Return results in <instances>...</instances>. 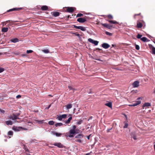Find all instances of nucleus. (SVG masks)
Segmentation results:
<instances>
[{"label": "nucleus", "instance_id": "obj_12", "mask_svg": "<svg viewBox=\"0 0 155 155\" xmlns=\"http://www.w3.org/2000/svg\"><path fill=\"white\" fill-rule=\"evenodd\" d=\"M88 41L93 44H94L95 45H97V41H94L91 38H90L88 39Z\"/></svg>", "mask_w": 155, "mask_h": 155}, {"label": "nucleus", "instance_id": "obj_4", "mask_svg": "<svg viewBox=\"0 0 155 155\" xmlns=\"http://www.w3.org/2000/svg\"><path fill=\"white\" fill-rule=\"evenodd\" d=\"M74 8L73 7H66L64 8L65 12L69 13H72L74 11Z\"/></svg>", "mask_w": 155, "mask_h": 155}, {"label": "nucleus", "instance_id": "obj_35", "mask_svg": "<svg viewBox=\"0 0 155 155\" xmlns=\"http://www.w3.org/2000/svg\"><path fill=\"white\" fill-rule=\"evenodd\" d=\"M137 26L138 28H140L142 27V24L140 23H138L137 25Z\"/></svg>", "mask_w": 155, "mask_h": 155}, {"label": "nucleus", "instance_id": "obj_5", "mask_svg": "<svg viewBox=\"0 0 155 155\" xmlns=\"http://www.w3.org/2000/svg\"><path fill=\"white\" fill-rule=\"evenodd\" d=\"M73 26L74 28H75L80 29L83 31H85L86 30V29L85 27L81 26H77L75 25H74Z\"/></svg>", "mask_w": 155, "mask_h": 155}, {"label": "nucleus", "instance_id": "obj_63", "mask_svg": "<svg viewBox=\"0 0 155 155\" xmlns=\"http://www.w3.org/2000/svg\"><path fill=\"white\" fill-rule=\"evenodd\" d=\"M2 54V53H0V55H1Z\"/></svg>", "mask_w": 155, "mask_h": 155}, {"label": "nucleus", "instance_id": "obj_33", "mask_svg": "<svg viewBox=\"0 0 155 155\" xmlns=\"http://www.w3.org/2000/svg\"><path fill=\"white\" fill-rule=\"evenodd\" d=\"M68 87L70 89V90H73V92H74V91L76 90V89H75L73 88L71 86H68Z\"/></svg>", "mask_w": 155, "mask_h": 155}, {"label": "nucleus", "instance_id": "obj_1", "mask_svg": "<svg viewBox=\"0 0 155 155\" xmlns=\"http://www.w3.org/2000/svg\"><path fill=\"white\" fill-rule=\"evenodd\" d=\"M143 98V97H139L137 98V101H136L135 103L133 104H129V106H135L137 105H138L140 104L141 103V101L140 100H142Z\"/></svg>", "mask_w": 155, "mask_h": 155}, {"label": "nucleus", "instance_id": "obj_42", "mask_svg": "<svg viewBox=\"0 0 155 155\" xmlns=\"http://www.w3.org/2000/svg\"><path fill=\"white\" fill-rule=\"evenodd\" d=\"M62 118H65L67 116V115L66 114H62L61 115Z\"/></svg>", "mask_w": 155, "mask_h": 155}, {"label": "nucleus", "instance_id": "obj_55", "mask_svg": "<svg viewBox=\"0 0 155 155\" xmlns=\"http://www.w3.org/2000/svg\"><path fill=\"white\" fill-rule=\"evenodd\" d=\"M21 130H27V129L26 128H22V129H21Z\"/></svg>", "mask_w": 155, "mask_h": 155}, {"label": "nucleus", "instance_id": "obj_21", "mask_svg": "<svg viewBox=\"0 0 155 155\" xmlns=\"http://www.w3.org/2000/svg\"><path fill=\"white\" fill-rule=\"evenodd\" d=\"M8 28H3L2 29V31L4 32H7L8 30Z\"/></svg>", "mask_w": 155, "mask_h": 155}, {"label": "nucleus", "instance_id": "obj_64", "mask_svg": "<svg viewBox=\"0 0 155 155\" xmlns=\"http://www.w3.org/2000/svg\"><path fill=\"white\" fill-rule=\"evenodd\" d=\"M97 50H98H98H100V49H99V48H97Z\"/></svg>", "mask_w": 155, "mask_h": 155}, {"label": "nucleus", "instance_id": "obj_7", "mask_svg": "<svg viewBox=\"0 0 155 155\" xmlns=\"http://www.w3.org/2000/svg\"><path fill=\"white\" fill-rule=\"evenodd\" d=\"M23 128V127H15L14 126L12 127V129L15 131H19L21 130V129Z\"/></svg>", "mask_w": 155, "mask_h": 155}, {"label": "nucleus", "instance_id": "obj_6", "mask_svg": "<svg viewBox=\"0 0 155 155\" xmlns=\"http://www.w3.org/2000/svg\"><path fill=\"white\" fill-rule=\"evenodd\" d=\"M53 145L57 146L59 148H63L64 147V146L60 143H56L53 144Z\"/></svg>", "mask_w": 155, "mask_h": 155}, {"label": "nucleus", "instance_id": "obj_50", "mask_svg": "<svg viewBox=\"0 0 155 155\" xmlns=\"http://www.w3.org/2000/svg\"><path fill=\"white\" fill-rule=\"evenodd\" d=\"M21 96L20 95H18L16 97V98H21Z\"/></svg>", "mask_w": 155, "mask_h": 155}, {"label": "nucleus", "instance_id": "obj_46", "mask_svg": "<svg viewBox=\"0 0 155 155\" xmlns=\"http://www.w3.org/2000/svg\"><path fill=\"white\" fill-rule=\"evenodd\" d=\"M135 48L137 50H139L140 49L139 46L138 45H136Z\"/></svg>", "mask_w": 155, "mask_h": 155}, {"label": "nucleus", "instance_id": "obj_41", "mask_svg": "<svg viewBox=\"0 0 155 155\" xmlns=\"http://www.w3.org/2000/svg\"><path fill=\"white\" fill-rule=\"evenodd\" d=\"M107 17L110 19H112L113 18V16L111 15H107Z\"/></svg>", "mask_w": 155, "mask_h": 155}, {"label": "nucleus", "instance_id": "obj_34", "mask_svg": "<svg viewBox=\"0 0 155 155\" xmlns=\"http://www.w3.org/2000/svg\"><path fill=\"white\" fill-rule=\"evenodd\" d=\"M81 139H77L75 140V141L79 143H81L82 141V140H81Z\"/></svg>", "mask_w": 155, "mask_h": 155}, {"label": "nucleus", "instance_id": "obj_19", "mask_svg": "<svg viewBox=\"0 0 155 155\" xmlns=\"http://www.w3.org/2000/svg\"><path fill=\"white\" fill-rule=\"evenodd\" d=\"M83 135L82 134H78L75 136V138H77L82 139L83 137Z\"/></svg>", "mask_w": 155, "mask_h": 155}, {"label": "nucleus", "instance_id": "obj_24", "mask_svg": "<svg viewBox=\"0 0 155 155\" xmlns=\"http://www.w3.org/2000/svg\"><path fill=\"white\" fill-rule=\"evenodd\" d=\"M11 41L13 42L16 43L18 41V40L17 38H15L11 39Z\"/></svg>", "mask_w": 155, "mask_h": 155}, {"label": "nucleus", "instance_id": "obj_52", "mask_svg": "<svg viewBox=\"0 0 155 155\" xmlns=\"http://www.w3.org/2000/svg\"><path fill=\"white\" fill-rule=\"evenodd\" d=\"M76 127L75 125H74L73 126V127H72L73 128H72V129L75 130V129H76Z\"/></svg>", "mask_w": 155, "mask_h": 155}, {"label": "nucleus", "instance_id": "obj_60", "mask_svg": "<svg viewBox=\"0 0 155 155\" xmlns=\"http://www.w3.org/2000/svg\"><path fill=\"white\" fill-rule=\"evenodd\" d=\"M69 17H70V15H69L68 16V18H69Z\"/></svg>", "mask_w": 155, "mask_h": 155}, {"label": "nucleus", "instance_id": "obj_43", "mask_svg": "<svg viewBox=\"0 0 155 155\" xmlns=\"http://www.w3.org/2000/svg\"><path fill=\"white\" fill-rule=\"evenodd\" d=\"M105 33L106 35H109V36H112V33H110L109 32H108L107 31H106V32H105Z\"/></svg>", "mask_w": 155, "mask_h": 155}, {"label": "nucleus", "instance_id": "obj_36", "mask_svg": "<svg viewBox=\"0 0 155 155\" xmlns=\"http://www.w3.org/2000/svg\"><path fill=\"white\" fill-rule=\"evenodd\" d=\"M13 135V132L12 131H10L8 133V135L12 136Z\"/></svg>", "mask_w": 155, "mask_h": 155}, {"label": "nucleus", "instance_id": "obj_15", "mask_svg": "<svg viewBox=\"0 0 155 155\" xmlns=\"http://www.w3.org/2000/svg\"><path fill=\"white\" fill-rule=\"evenodd\" d=\"M151 104L150 103L148 102H146L143 105V108L144 109V107H149L150 106Z\"/></svg>", "mask_w": 155, "mask_h": 155}, {"label": "nucleus", "instance_id": "obj_10", "mask_svg": "<svg viewBox=\"0 0 155 155\" xmlns=\"http://www.w3.org/2000/svg\"><path fill=\"white\" fill-rule=\"evenodd\" d=\"M60 13L58 12H51L52 15L55 17H56L59 16Z\"/></svg>", "mask_w": 155, "mask_h": 155}, {"label": "nucleus", "instance_id": "obj_17", "mask_svg": "<svg viewBox=\"0 0 155 155\" xmlns=\"http://www.w3.org/2000/svg\"><path fill=\"white\" fill-rule=\"evenodd\" d=\"M52 133L54 134L57 137H60L62 135L61 133H57L54 131H52Z\"/></svg>", "mask_w": 155, "mask_h": 155}, {"label": "nucleus", "instance_id": "obj_32", "mask_svg": "<svg viewBox=\"0 0 155 155\" xmlns=\"http://www.w3.org/2000/svg\"><path fill=\"white\" fill-rule=\"evenodd\" d=\"M48 123L50 125H53L54 124V122L53 121L50 120L48 122Z\"/></svg>", "mask_w": 155, "mask_h": 155}, {"label": "nucleus", "instance_id": "obj_20", "mask_svg": "<svg viewBox=\"0 0 155 155\" xmlns=\"http://www.w3.org/2000/svg\"><path fill=\"white\" fill-rule=\"evenodd\" d=\"M65 136L67 137H74V134H68L67 133H66Z\"/></svg>", "mask_w": 155, "mask_h": 155}, {"label": "nucleus", "instance_id": "obj_14", "mask_svg": "<svg viewBox=\"0 0 155 155\" xmlns=\"http://www.w3.org/2000/svg\"><path fill=\"white\" fill-rule=\"evenodd\" d=\"M71 116V115L69 114V116ZM72 117L71 116L67 120H66L65 121V123L66 124H69L70 123L71 120L72 119Z\"/></svg>", "mask_w": 155, "mask_h": 155}, {"label": "nucleus", "instance_id": "obj_40", "mask_svg": "<svg viewBox=\"0 0 155 155\" xmlns=\"http://www.w3.org/2000/svg\"><path fill=\"white\" fill-rule=\"evenodd\" d=\"M24 149H25V151L29 152V150L28 148H27V147H26L25 145H24Z\"/></svg>", "mask_w": 155, "mask_h": 155}, {"label": "nucleus", "instance_id": "obj_13", "mask_svg": "<svg viewBox=\"0 0 155 155\" xmlns=\"http://www.w3.org/2000/svg\"><path fill=\"white\" fill-rule=\"evenodd\" d=\"M22 9V8H14L11 9H10L7 11V12H9L10 11H17V10H19Z\"/></svg>", "mask_w": 155, "mask_h": 155}, {"label": "nucleus", "instance_id": "obj_47", "mask_svg": "<svg viewBox=\"0 0 155 155\" xmlns=\"http://www.w3.org/2000/svg\"><path fill=\"white\" fill-rule=\"evenodd\" d=\"M82 122V120H81L77 122V123L78 124H81Z\"/></svg>", "mask_w": 155, "mask_h": 155}, {"label": "nucleus", "instance_id": "obj_27", "mask_svg": "<svg viewBox=\"0 0 155 155\" xmlns=\"http://www.w3.org/2000/svg\"><path fill=\"white\" fill-rule=\"evenodd\" d=\"M108 21L110 23H112L113 24H118V23L116 21H113L112 20H109Z\"/></svg>", "mask_w": 155, "mask_h": 155}, {"label": "nucleus", "instance_id": "obj_44", "mask_svg": "<svg viewBox=\"0 0 155 155\" xmlns=\"http://www.w3.org/2000/svg\"><path fill=\"white\" fill-rule=\"evenodd\" d=\"M142 36V35L139 34H138L137 36V38H140Z\"/></svg>", "mask_w": 155, "mask_h": 155}, {"label": "nucleus", "instance_id": "obj_58", "mask_svg": "<svg viewBox=\"0 0 155 155\" xmlns=\"http://www.w3.org/2000/svg\"><path fill=\"white\" fill-rule=\"evenodd\" d=\"M153 93H155V88L154 89V91H153Z\"/></svg>", "mask_w": 155, "mask_h": 155}, {"label": "nucleus", "instance_id": "obj_2", "mask_svg": "<svg viewBox=\"0 0 155 155\" xmlns=\"http://www.w3.org/2000/svg\"><path fill=\"white\" fill-rule=\"evenodd\" d=\"M19 115V114H13L9 117V118L13 120L19 119L18 117Z\"/></svg>", "mask_w": 155, "mask_h": 155}, {"label": "nucleus", "instance_id": "obj_39", "mask_svg": "<svg viewBox=\"0 0 155 155\" xmlns=\"http://www.w3.org/2000/svg\"><path fill=\"white\" fill-rule=\"evenodd\" d=\"M57 118L59 120H61L62 119L61 115H60L58 116Z\"/></svg>", "mask_w": 155, "mask_h": 155}, {"label": "nucleus", "instance_id": "obj_28", "mask_svg": "<svg viewBox=\"0 0 155 155\" xmlns=\"http://www.w3.org/2000/svg\"><path fill=\"white\" fill-rule=\"evenodd\" d=\"M75 36H78L79 38H80V36H81V35H80L77 32L76 33H72Z\"/></svg>", "mask_w": 155, "mask_h": 155}, {"label": "nucleus", "instance_id": "obj_49", "mask_svg": "<svg viewBox=\"0 0 155 155\" xmlns=\"http://www.w3.org/2000/svg\"><path fill=\"white\" fill-rule=\"evenodd\" d=\"M128 126V124L127 123H125L124 126V128H127Z\"/></svg>", "mask_w": 155, "mask_h": 155}, {"label": "nucleus", "instance_id": "obj_59", "mask_svg": "<svg viewBox=\"0 0 155 155\" xmlns=\"http://www.w3.org/2000/svg\"><path fill=\"white\" fill-rule=\"evenodd\" d=\"M90 155L89 153H87L85 155Z\"/></svg>", "mask_w": 155, "mask_h": 155}, {"label": "nucleus", "instance_id": "obj_3", "mask_svg": "<svg viewBox=\"0 0 155 155\" xmlns=\"http://www.w3.org/2000/svg\"><path fill=\"white\" fill-rule=\"evenodd\" d=\"M87 19V17L85 16L84 18H79L77 19V21L79 23H84L85 22Z\"/></svg>", "mask_w": 155, "mask_h": 155}, {"label": "nucleus", "instance_id": "obj_54", "mask_svg": "<svg viewBox=\"0 0 155 155\" xmlns=\"http://www.w3.org/2000/svg\"><path fill=\"white\" fill-rule=\"evenodd\" d=\"M51 106V104H50L48 105V107L47 108V109H48Z\"/></svg>", "mask_w": 155, "mask_h": 155}, {"label": "nucleus", "instance_id": "obj_16", "mask_svg": "<svg viewBox=\"0 0 155 155\" xmlns=\"http://www.w3.org/2000/svg\"><path fill=\"white\" fill-rule=\"evenodd\" d=\"M48 8V7L46 5H43L41 8V10L43 11L47 10Z\"/></svg>", "mask_w": 155, "mask_h": 155}, {"label": "nucleus", "instance_id": "obj_11", "mask_svg": "<svg viewBox=\"0 0 155 155\" xmlns=\"http://www.w3.org/2000/svg\"><path fill=\"white\" fill-rule=\"evenodd\" d=\"M102 46L105 49H107L110 47V45L107 43H104L102 44Z\"/></svg>", "mask_w": 155, "mask_h": 155}, {"label": "nucleus", "instance_id": "obj_30", "mask_svg": "<svg viewBox=\"0 0 155 155\" xmlns=\"http://www.w3.org/2000/svg\"><path fill=\"white\" fill-rule=\"evenodd\" d=\"M63 124L62 123H57L55 124V126L57 127V126H61Z\"/></svg>", "mask_w": 155, "mask_h": 155}, {"label": "nucleus", "instance_id": "obj_8", "mask_svg": "<svg viewBox=\"0 0 155 155\" xmlns=\"http://www.w3.org/2000/svg\"><path fill=\"white\" fill-rule=\"evenodd\" d=\"M139 85V82L138 81H136L134 82L133 84V86L134 87H137Z\"/></svg>", "mask_w": 155, "mask_h": 155}, {"label": "nucleus", "instance_id": "obj_51", "mask_svg": "<svg viewBox=\"0 0 155 155\" xmlns=\"http://www.w3.org/2000/svg\"><path fill=\"white\" fill-rule=\"evenodd\" d=\"M0 111L3 114H4L5 112V111L4 110H2L1 109H0Z\"/></svg>", "mask_w": 155, "mask_h": 155}, {"label": "nucleus", "instance_id": "obj_61", "mask_svg": "<svg viewBox=\"0 0 155 155\" xmlns=\"http://www.w3.org/2000/svg\"><path fill=\"white\" fill-rule=\"evenodd\" d=\"M48 96H49L51 97H52V95H51V94L49 95H48Z\"/></svg>", "mask_w": 155, "mask_h": 155}, {"label": "nucleus", "instance_id": "obj_25", "mask_svg": "<svg viewBox=\"0 0 155 155\" xmlns=\"http://www.w3.org/2000/svg\"><path fill=\"white\" fill-rule=\"evenodd\" d=\"M6 124L7 125H11L12 124V122L11 121L8 120L5 121Z\"/></svg>", "mask_w": 155, "mask_h": 155}, {"label": "nucleus", "instance_id": "obj_45", "mask_svg": "<svg viewBox=\"0 0 155 155\" xmlns=\"http://www.w3.org/2000/svg\"><path fill=\"white\" fill-rule=\"evenodd\" d=\"M33 51L31 50H27L26 51V53L27 54H29L30 53H31L33 52Z\"/></svg>", "mask_w": 155, "mask_h": 155}, {"label": "nucleus", "instance_id": "obj_18", "mask_svg": "<svg viewBox=\"0 0 155 155\" xmlns=\"http://www.w3.org/2000/svg\"><path fill=\"white\" fill-rule=\"evenodd\" d=\"M35 122L36 123H38L39 124H41L43 123L44 121V120H35Z\"/></svg>", "mask_w": 155, "mask_h": 155}, {"label": "nucleus", "instance_id": "obj_9", "mask_svg": "<svg viewBox=\"0 0 155 155\" xmlns=\"http://www.w3.org/2000/svg\"><path fill=\"white\" fill-rule=\"evenodd\" d=\"M102 25L104 27H106L109 29H111L112 27V26L106 23L102 24Z\"/></svg>", "mask_w": 155, "mask_h": 155}, {"label": "nucleus", "instance_id": "obj_22", "mask_svg": "<svg viewBox=\"0 0 155 155\" xmlns=\"http://www.w3.org/2000/svg\"><path fill=\"white\" fill-rule=\"evenodd\" d=\"M65 107L67 109H69L72 107V104H68L66 105Z\"/></svg>", "mask_w": 155, "mask_h": 155}, {"label": "nucleus", "instance_id": "obj_53", "mask_svg": "<svg viewBox=\"0 0 155 155\" xmlns=\"http://www.w3.org/2000/svg\"><path fill=\"white\" fill-rule=\"evenodd\" d=\"M133 138L135 140H136L137 139V138H136V136H133Z\"/></svg>", "mask_w": 155, "mask_h": 155}, {"label": "nucleus", "instance_id": "obj_62", "mask_svg": "<svg viewBox=\"0 0 155 155\" xmlns=\"http://www.w3.org/2000/svg\"><path fill=\"white\" fill-rule=\"evenodd\" d=\"M112 47H114V45H112Z\"/></svg>", "mask_w": 155, "mask_h": 155}, {"label": "nucleus", "instance_id": "obj_38", "mask_svg": "<svg viewBox=\"0 0 155 155\" xmlns=\"http://www.w3.org/2000/svg\"><path fill=\"white\" fill-rule=\"evenodd\" d=\"M83 15L81 13H78L76 15V17H80Z\"/></svg>", "mask_w": 155, "mask_h": 155}, {"label": "nucleus", "instance_id": "obj_48", "mask_svg": "<svg viewBox=\"0 0 155 155\" xmlns=\"http://www.w3.org/2000/svg\"><path fill=\"white\" fill-rule=\"evenodd\" d=\"M4 70L3 68H0V73L2 72Z\"/></svg>", "mask_w": 155, "mask_h": 155}, {"label": "nucleus", "instance_id": "obj_57", "mask_svg": "<svg viewBox=\"0 0 155 155\" xmlns=\"http://www.w3.org/2000/svg\"><path fill=\"white\" fill-rule=\"evenodd\" d=\"M111 129H108V130H107V132H109L110 131V130H111Z\"/></svg>", "mask_w": 155, "mask_h": 155}, {"label": "nucleus", "instance_id": "obj_56", "mask_svg": "<svg viewBox=\"0 0 155 155\" xmlns=\"http://www.w3.org/2000/svg\"><path fill=\"white\" fill-rule=\"evenodd\" d=\"M90 135H89V136H88L87 137V139H90Z\"/></svg>", "mask_w": 155, "mask_h": 155}, {"label": "nucleus", "instance_id": "obj_23", "mask_svg": "<svg viewBox=\"0 0 155 155\" xmlns=\"http://www.w3.org/2000/svg\"><path fill=\"white\" fill-rule=\"evenodd\" d=\"M105 105L108 107H112V105L111 102H108L105 104Z\"/></svg>", "mask_w": 155, "mask_h": 155}, {"label": "nucleus", "instance_id": "obj_29", "mask_svg": "<svg viewBox=\"0 0 155 155\" xmlns=\"http://www.w3.org/2000/svg\"><path fill=\"white\" fill-rule=\"evenodd\" d=\"M141 40L142 41H143L144 42H145V41H147V39L145 37H143L141 38Z\"/></svg>", "mask_w": 155, "mask_h": 155}, {"label": "nucleus", "instance_id": "obj_26", "mask_svg": "<svg viewBox=\"0 0 155 155\" xmlns=\"http://www.w3.org/2000/svg\"><path fill=\"white\" fill-rule=\"evenodd\" d=\"M76 133L75 130L71 129L69 131V134H74Z\"/></svg>", "mask_w": 155, "mask_h": 155}, {"label": "nucleus", "instance_id": "obj_31", "mask_svg": "<svg viewBox=\"0 0 155 155\" xmlns=\"http://www.w3.org/2000/svg\"><path fill=\"white\" fill-rule=\"evenodd\" d=\"M42 51L45 53H48L49 52V51L48 49H44L42 50Z\"/></svg>", "mask_w": 155, "mask_h": 155}, {"label": "nucleus", "instance_id": "obj_37", "mask_svg": "<svg viewBox=\"0 0 155 155\" xmlns=\"http://www.w3.org/2000/svg\"><path fill=\"white\" fill-rule=\"evenodd\" d=\"M152 54H155V48L154 47H152Z\"/></svg>", "mask_w": 155, "mask_h": 155}]
</instances>
